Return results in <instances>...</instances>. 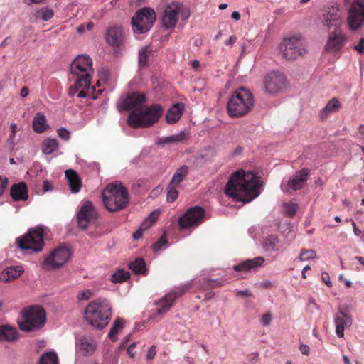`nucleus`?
Returning <instances> with one entry per match:
<instances>
[{
    "mask_svg": "<svg viewBox=\"0 0 364 364\" xmlns=\"http://www.w3.org/2000/svg\"><path fill=\"white\" fill-rule=\"evenodd\" d=\"M262 183L252 172L240 170L234 173L225 188V193L236 201L249 203L261 193Z\"/></svg>",
    "mask_w": 364,
    "mask_h": 364,
    "instance_id": "nucleus-1",
    "label": "nucleus"
},
{
    "mask_svg": "<svg viewBox=\"0 0 364 364\" xmlns=\"http://www.w3.org/2000/svg\"><path fill=\"white\" fill-rule=\"evenodd\" d=\"M70 72L74 80V90H70V94L86 97L94 74L92 58L87 55H78L70 65Z\"/></svg>",
    "mask_w": 364,
    "mask_h": 364,
    "instance_id": "nucleus-2",
    "label": "nucleus"
},
{
    "mask_svg": "<svg viewBox=\"0 0 364 364\" xmlns=\"http://www.w3.org/2000/svg\"><path fill=\"white\" fill-rule=\"evenodd\" d=\"M112 313L109 301L105 298H99L88 304L85 310V318L94 328L102 329L109 323Z\"/></svg>",
    "mask_w": 364,
    "mask_h": 364,
    "instance_id": "nucleus-3",
    "label": "nucleus"
},
{
    "mask_svg": "<svg viewBox=\"0 0 364 364\" xmlns=\"http://www.w3.org/2000/svg\"><path fill=\"white\" fill-rule=\"evenodd\" d=\"M104 206L110 212L124 209L129 203V194L121 184H108L102 193Z\"/></svg>",
    "mask_w": 364,
    "mask_h": 364,
    "instance_id": "nucleus-4",
    "label": "nucleus"
},
{
    "mask_svg": "<svg viewBox=\"0 0 364 364\" xmlns=\"http://www.w3.org/2000/svg\"><path fill=\"white\" fill-rule=\"evenodd\" d=\"M254 97L251 92L241 87L230 97L228 112L231 117H239L247 114L253 107Z\"/></svg>",
    "mask_w": 364,
    "mask_h": 364,
    "instance_id": "nucleus-5",
    "label": "nucleus"
},
{
    "mask_svg": "<svg viewBox=\"0 0 364 364\" xmlns=\"http://www.w3.org/2000/svg\"><path fill=\"white\" fill-rule=\"evenodd\" d=\"M46 323V313L40 306H31L21 311L18 320L20 329L23 331H35L42 328Z\"/></svg>",
    "mask_w": 364,
    "mask_h": 364,
    "instance_id": "nucleus-6",
    "label": "nucleus"
},
{
    "mask_svg": "<svg viewBox=\"0 0 364 364\" xmlns=\"http://www.w3.org/2000/svg\"><path fill=\"white\" fill-rule=\"evenodd\" d=\"M162 114V108L159 105L142 107L139 111L131 112L127 124L134 128L150 127L156 122Z\"/></svg>",
    "mask_w": 364,
    "mask_h": 364,
    "instance_id": "nucleus-7",
    "label": "nucleus"
},
{
    "mask_svg": "<svg viewBox=\"0 0 364 364\" xmlns=\"http://www.w3.org/2000/svg\"><path fill=\"white\" fill-rule=\"evenodd\" d=\"M43 233L44 229L43 227H37L30 230L24 236L18 237L16 243L18 247L26 252L28 251L31 253L41 252L45 245Z\"/></svg>",
    "mask_w": 364,
    "mask_h": 364,
    "instance_id": "nucleus-8",
    "label": "nucleus"
},
{
    "mask_svg": "<svg viewBox=\"0 0 364 364\" xmlns=\"http://www.w3.org/2000/svg\"><path fill=\"white\" fill-rule=\"evenodd\" d=\"M346 23L350 31H356L364 26V0H346Z\"/></svg>",
    "mask_w": 364,
    "mask_h": 364,
    "instance_id": "nucleus-9",
    "label": "nucleus"
},
{
    "mask_svg": "<svg viewBox=\"0 0 364 364\" xmlns=\"http://www.w3.org/2000/svg\"><path fill=\"white\" fill-rule=\"evenodd\" d=\"M279 48L282 57L287 60H294L306 53L304 41L299 36L284 38Z\"/></svg>",
    "mask_w": 364,
    "mask_h": 364,
    "instance_id": "nucleus-10",
    "label": "nucleus"
},
{
    "mask_svg": "<svg viewBox=\"0 0 364 364\" xmlns=\"http://www.w3.org/2000/svg\"><path fill=\"white\" fill-rule=\"evenodd\" d=\"M156 20V14L150 8L139 10L132 18V27L136 34H141L149 31Z\"/></svg>",
    "mask_w": 364,
    "mask_h": 364,
    "instance_id": "nucleus-11",
    "label": "nucleus"
},
{
    "mask_svg": "<svg viewBox=\"0 0 364 364\" xmlns=\"http://www.w3.org/2000/svg\"><path fill=\"white\" fill-rule=\"evenodd\" d=\"M189 288L188 284L181 287H176L167 293L158 302L159 307L156 312L153 315L152 319L159 321L173 306L178 296L183 294Z\"/></svg>",
    "mask_w": 364,
    "mask_h": 364,
    "instance_id": "nucleus-12",
    "label": "nucleus"
},
{
    "mask_svg": "<svg viewBox=\"0 0 364 364\" xmlns=\"http://www.w3.org/2000/svg\"><path fill=\"white\" fill-rule=\"evenodd\" d=\"M71 257L70 250L65 247L54 249L43 261L47 269H57L65 265Z\"/></svg>",
    "mask_w": 364,
    "mask_h": 364,
    "instance_id": "nucleus-13",
    "label": "nucleus"
},
{
    "mask_svg": "<svg viewBox=\"0 0 364 364\" xmlns=\"http://www.w3.org/2000/svg\"><path fill=\"white\" fill-rule=\"evenodd\" d=\"M204 217V210L200 206L190 208L178 218L181 230H189L198 226Z\"/></svg>",
    "mask_w": 364,
    "mask_h": 364,
    "instance_id": "nucleus-14",
    "label": "nucleus"
},
{
    "mask_svg": "<svg viewBox=\"0 0 364 364\" xmlns=\"http://www.w3.org/2000/svg\"><path fill=\"white\" fill-rule=\"evenodd\" d=\"M146 101V97L144 94L132 92L129 95L122 96L117 102L119 112L122 111H139Z\"/></svg>",
    "mask_w": 364,
    "mask_h": 364,
    "instance_id": "nucleus-15",
    "label": "nucleus"
},
{
    "mask_svg": "<svg viewBox=\"0 0 364 364\" xmlns=\"http://www.w3.org/2000/svg\"><path fill=\"white\" fill-rule=\"evenodd\" d=\"M318 20L322 26L330 29L339 28L343 23V12L340 6L333 5L328 7L319 16Z\"/></svg>",
    "mask_w": 364,
    "mask_h": 364,
    "instance_id": "nucleus-16",
    "label": "nucleus"
},
{
    "mask_svg": "<svg viewBox=\"0 0 364 364\" xmlns=\"http://www.w3.org/2000/svg\"><path fill=\"white\" fill-rule=\"evenodd\" d=\"M264 85L266 92L269 94H277L286 88V77L282 73L277 71L270 72L264 77Z\"/></svg>",
    "mask_w": 364,
    "mask_h": 364,
    "instance_id": "nucleus-17",
    "label": "nucleus"
},
{
    "mask_svg": "<svg viewBox=\"0 0 364 364\" xmlns=\"http://www.w3.org/2000/svg\"><path fill=\"white\" fill-rule=\"evenodd\" d=\"M97 218V212L92 203L89 200L85 201L80 206L77 214L79 226L82 229H85L94 223Z\"/></svg>",
    "mask_w": 364,
    "mask_h": 364,
    "instance_id": "nucleus-18",
    "label": "nucleus"
},
{
    "mask_svg": "<svg viewBox=\"0 0 364 364\" xmlns=\"http://www.w3.org/2000/svg\"><path fill=\"white\" fill-rule=\"evenodd\" d=\"M347 36L341 30L331 32L328 36L325 50L330 53H338L347 43Z\"/></svg>",
    "mask_w": 364,
    "mask_h": 364,
    "instance_id": "nucleus-19",
    "label": "nucleus"
},
{
    "mask_svg": "<svg viewBox=\"0 0 364 364\" xmlns=\"http://www.w3.org/2000/svg\"><path fill=\"white\" fill-rule=\"evenodd\" d=\"M181 9L182 4L179 2H171L168 4L166 6L161 18L163 27L166 29L175 27Z\"/></svg>",
    "mask_w": 364,
    "mask_h": 364,
    "instance_id": "nucleus-20",
    "label": "nucleus"
},
{
    "mask_svg": "<svg viewBox=\"0 0 364 364\" xmlns=\"http://www.w3.org/2000/svg\"><path fill=\"white\" fill-rule=\"evenodd\" d=\"M309 171L302 169L291 176L286 182L282 181L281 188L284 192H290L302 188L308 178Z\"/></svg>",
    "mask_w": 364,
    "mask_h": 364,
    "instance_id": "nucleus-21",
    "label": "nucleus"
},
{
    "mask_svg": "<svg viewBox=\"0 0 364 364\" xmlns=\"http://www.w3.org/2000/svg\"><path fill=\"white\" fill-rule=\"evenodd\" d=\"M333 321L336 327V334L338 338H343L344 336L345 330L349 328L353 323L351 316L341 309H339V311L335 314Z\"/></svg>",
    "mask_w": 364,
    "mask_h": 364,
    "instance_id": "nucleus-22",
    "label": "nucleus"
},
{
    "mask_svg": "<svg viewBox=\"0 0 364 364\" xmlns=\"http://www.w3.org/2000/svg\"><path fill=\"white\" fill-rule=\"evenodd\" d=\"M265 259L263 257L258 256L252 259H248L240 263L233 265L232 269L236 272H251L263 267Z\"/></svg>",
    "mask_w": 364,
    "mask_h": 364,
    "instance_id": "nucleus-23",
    "label": "nucleus"
},
{
    "mask_svg": "<svg viewBox=\"0 0 364 364\" xmlns=\"http://www.w3.org/2000/svg\"><path fill=\"white\" fill-rule=\"evenodd\" d=\"M96 346V341L91 336H84L75 342L76 351L85 355L93 353Z\"/></svg>",
    "mask_w": 364,
    "mask_h": 364,
    "instance_id": "nucleus-24",
    "label": "nucleus"
},
{
    "mask_svg": "<svg viewBox=\"0 0 364 364\" xmlns=\"http://www.w3.org/2000/svg\"><path fill=\"white\" fill-rule=\"evenodd\" d=\"M24 272L22 265H11L6 267L0 275V281L3 283L11 282L18 278Z\"/></svg>",
    "mask_w": 364,
    "mask_h": 364,
    "instance_id": "nucleus-25",
    "label": "nucleus"
},
{
    "mask_svg": "<svg viewBox=\"0 0 364 364\" xmlns=\"http://www.w3.org/2000/svg\"><path fill=\"white\" fill-rule=\"evenodd\" d=\"M18 331L15 328L9 324H2L0 326V342H14L18 338Z\"/></svg>",
    "mask_w": 364,
    "mask_h": 364,
    "instance_id": "nucleus-26",
    "label": "nucleus"
},
{
    "mask_svg": "<svg viewBox=\"0 0 364 364\" xmlns=\"http://www.w3.org/2000/svg\"><path fill=\"white\" fill-rule=\"evenodd\" d=\"M107 42L114 46H119L123 42V33L121 27L110 28L106 35Z\"/></svg>",
    "mask_w": 364,
    "mask_h": 364,
    "instance_id": "nucleus-27",
    "label": "nucleus"
},
{
    "mask_svg": "<svg viewBox=\"0 0 364 364\" xmlns=\"http://www.w3.org/2000/svg\"><path fill=\"white\" fill-rule=\"evenodd\" d=\"M187 136L188 134L184 130H181L177 134L159 138L156 144L159 146L176 144L185 141L187 139Z\"/></svg>",
    "mask_w": 364,
    "mask_h": 364,
    "instance_id": "nucleus-28",
    "label": "nucleus"
},
{
    "mask_svg": "<svg viewBox=\"0 0 364 364\" xmlns=\"http://www.w3.org/2000/svg\"><path fill=\"white\" fill-rule=\"evenodd\" d=\"M65 176L68 180L69 188L73 193H78L82 186L81 181L78 174L73 169L65 171Z\"/></svg>",
    "mask_w": 364,
    "mask_h": 364,
    "instance_id": "nucleus-29",
    "label": "nucleus"
},
{
    "mask_svg": "<svg viewBox=\"0 0 364 364\" xmlns=\"http://www.w3.org/2000/svg\"><path fill=\"white\" fill-rule=\"evenodd\" d=\"M32 128L36 133H43L49 128L46 116L42 112H37L32 121Z\"/></svg>",
    "mask_w": 364,
    "mask_h": 364,
    "instance_id": "nucleus-30",
    "label": "nucleus"
},
{
    "mask_svg": "<svg viewBox=\"0 0 364 364\" xmlns=\"http://www.w3.org/2000/svg\"><path fill=\"white\" fill-rule=\"evenodd\" d=\"M10 192L14 200H26L28 198L27 187L23 182L13 185Z\"/></svg>",
    "mask_w": 364,
    "mask_h": 364,
    "instance_id": "nucleus-31",
    "label": "nucleus"
},
{
    "mask_svg": "<svg viewBox=\"0 0 364 364\" xmlns=\"http://www.w3.org/2000/svg\"><path fill=\"white\" fill-rule=\"evenodd\" d=\"M184 109V105L182 103H176L173 105L166 114V121L168 124H173L177 122Z\"/></svg>",
    "mask_w": 364,
    "mask_h": 364,
    "instance_id": "nucleus-32",
    "label": "nucleus"
},
{
    "mask_svg": "<svg viewBox=\"0 0 364 364\" xmlns=\"http://www.w3.org/2000/svg\"><path fill=\"white\" fill-rule=\"evenodd\" d=\"M125 323L126 321L121 317H118L114 321L112 327L108 333V337L112 341L114 342L117 340L118 336L125 326Z\"/></svg>",
    "mask_w": 364,
    "mask_h": 364,
    "instance_id": "nucleus-33",
    "label": "nucleus"
},
{
    "mask_svg": "<svg viewBox=\"0 0 364 364\" xmlns=\"http://www.w3.org/2000/svg\"><path fill=\"white\" fill-rule=\"evenodd\" d=\"M341 107V103L336 97L332 98L320 112L319 116L321 119H324L332 113L337 112Z\"/></svg>",
    "mask_w": 364,
    "mask_h": 364,
    "instance_id": "nucleus-34",
    "label": "nucleus"
},
{
    "mask_svg": "<svg viewBox=\"0 0 364 364\" xmlns=\"http://www.w3.org/2000/svg\"><path fill=\"white\" fill-rule=\"evenodd\" d=\"M279 240L275 235H269L263 242V248L268 252H277L279 250Z\"/></svg>",
    "mask_w": 364,
    "mask_h": 364,
    "instance_id": "nucleus-35",
    "label": "nucleus"
},
{
    "mask_svg": "<svg viewBox=\"0 0 364 364\" xmlns=\"http://www.w3.org/2000/svg\"><path fill=\"white\" fill-rule=\"evenodd\" d=\"M58 146L59 144L56 139H46L42 143V152L46 155L51 154L58 149Z\"/></svg>",
    "mask_w": 364,
    "mask_h": 364,
    "instance_id": "nucleus-36",
    "label": "nucleus"
},
{
    "mask_svg": "<svg viewBox=\"0 0 364 364\" xmlns=\"http://www.w3.org/2000/svg\"><path fill=\"white\" fill-rule=\"evenodd\" d=\"M188 171V168L186 166H183L178 168L174 173L171 182L169 183L171 186H178L181 182L184 179V178L187 176Z\"/></svg>",
    "mask_w": 364,
    "mask_h": 364,
    "instance_id": "nucleus-37",
    "label": "nucleus"
},
{
    "mask_svg": "<svg viewBox=\"0 0 364 364\" xmlns=\"http://www.w3.org/2000/svg\"><path fill=\"white\" fill-rule=\"evenodd\" d=\"M129 268L137 274H145L147 272L146 263L142 258H137L132 262Z\"/></svg>",
    "mask_w": 364,
    "mask_h": 364,
    "instance_id": "nucleus-38",
    "label": "nucleus"
},
{
    "mask_svg": "<svg viewBox=\"0 0 364 364\" xmlns=\"http://www.w3.org/2000/svg\"><path fill=\"white\" fill-rule=\"evenodd\" d=\"M38 364H58L57 353L53 350L43 353Z\"/></svg>",
    "mask_w": 364,
    "mask_h": 364,
    "instance_id": "nucleus-39",
    "label": "nucleus"
},
{
    "mask_svg": "<svg viewBox=\"0 0 364 364\" xmlns=\"http://www.w3.org/2000/svg\"><path fill=\"white\" fill-rule=\"evenodd\" d=\"M151 52L152 49L150 46H146L139 52V64L140 66H145L146 65Z\"/></svg>",
    "mask_w": 364,
    "mask_h": 364,
    "instance_id": "nucleus-40",
    "label": "nucleus"
},
{
    "mask_svg": "<svg viewBox=\"0 0 364 364\" xmlns=\"http://www.w3.org/2000/svg\"><path fill=\"white\" fill-rule=\"evenodd\" d=\"M168 247V240L165 235H163L154 244L152 245V249L154 252H159L166 250Z\"/></svg>",
    "mask_w": 364,
    "mask_h": 364,
    "instance_id": "nucleus-41",
    "label": "nucleus"
},
{
    "mask_svg": "<svg viewBox=\"0 0 364 364\" xmlns=\"http://www.w3.org/2000/svg\"><path fill=\"white\" fill-rule=\"evenodd\" d=\"M36 18L47 21L53 17V11L48 8L42 9L36 12Z\"/></svg>",
    "mask_w": 364,
    "mask_h": 364,
    "instance_id": "nucleus-42",
    "label": "nucleus"
},
{
    "mask_svg": "<svg viewBox=\"0 0 364 364\" xmlns=\"http://www.w3.org/2000/svg\"><path fill=\"white\" fill-rule=\"evenodd\" d=\"M129 272L123 269H119L112 275L111 280L114 283L122 282L129 278Z\"/></svg>",
    "mask_w": 364,
    "mask_h": 364,
    "instance_id": "nucleus-43",
    "label": "nucleus"
},
{
    "mask_svg": "<svg viewBox=\"0 0 364 364\" xmlns=\"http://www.w3.org/2000/svg\"><path fill=\"white\" fill-rule=\"evenodd\" d=\"M316 257V253L313 250H302L300 253L298 259L299 261H309L314 259Z\"/></svg>",
    "mask_w": 364,
    "mask_h": 364,
    "instance_id": "nucleus-44",
    "label": "nucleus"
},
{
    "mask_svg": "<svg viewBox=\"0 0 364 364\" xmlns=\"http://www.w3.org/2000/svg\"><path fill=\"white\" fill-rule=\"evenodd\" d=\"M284 207L286 214L289 216H294L298 209L297 203L293 201L285 203Z\"/></svg>",
    "mask_w": 364,
    "mask_h": 364,
    "instance_id": "nucleus-45",
    "label": "nucleus"
},
{
    "mask_svg": "<svg viewBox=\"0 0 364 364\" xmlns=\"http://www.w3.org/2000/svg\"><path fill=\"white\" fill-rule=\"evenodd\" d=\"M176 187L175 186H171L169 183L167 188V200L170 203L173 202L178 197V192L176 190Z\"/></svg>",
    "mask_w": 364,
    "mask_h": 364,
    "instance_id": "nucleus-46",
    "label": "nucleus"
},
{
    "mask_svg": "<svg viewBox=\"0 0 364 364\" xmlns=\"http://www.w3.org/2000/svg\"><path fill=\"white\" fill-rule=\"evenodd\" d=\"M93 296V292L90 289L82 290L78 292L77 299L78 301H87Z\"/></svg>",
    "mask_w": 364,
    "mask_h": 364,
    "instance_id": "nucleus-47",
    "label": "nucleus"
},
{
    "mask_svg": "<svg viewBox=\"0 0 364 364\" xmlns=\"http://www.w3.org/2000/svg\"><path fill=\"white\" fill-rule=\"evenodd\" d=\"M10 128L11 133L9 135V138L6 140V144L9 146H14V139L16 136V134L17 132V125L16 123H11L10 124Z\"/></svg>",
    "mask_w": 364,
    "mask_h": 364,
    "instance_id": "nucleus-48",
    "label": "nucleus"
},
{
    "mask_svg": "<svg viewBox=\"0 0 364 364\" xmlns=\"http://www.w3.org/2000/svg\"><path fill=\"white\" fill-rule=\"evenodd\" d=\"M58 136L63 140H68L70 138V132L65 127H60L57 129Z\"/></svg>",
    "mask_w": 364,
    "mask_h": 364,
    "instance_id": "nucleus-49",
    "label": "nucleus"
},
{
    "mask_svg": "<svg viewBox=\"0 0 364 364\" xmlns=\"http://www.w3.org/2000/svg\"><path fill=\"white\" fill-rule=\"evenodd\" d=\"M260 323L264 326H268L270 325L272 321V315L270 312H267L264 314H263L260 318Z\"/></svg>",
    "mask_w": 364,
    "mask_h": 364,
    "instance_id": "nucleus-50",
    "label": "nucleus"
},
{
    "mask_svg": "<svg viewBox=\"0 0 364 364\" xmlns=\"http://www.w3.org/2000/svg\"><path fill=\"white\" fill-rule=\"evenodd\" d=\"M353 49L359 54H364V37L360 38L358 43L353 47Z\"/></svg>",
    "mask_w": 364,
    "mask_h": 364,
    "instance_id": "nucleus-51",
    "label": "nucleus"
},
{
    "mask_svg": "<svg viewBox=\"0 0 364 364\" xmlns=\"http://www.w3.org/2000/svg\"><path fill=\"white\" fill-rule=\"evenodd\" d=\"M235 294L238 296L241 297H251L252 296V293L247 289L244 290H235Z\"/></svg>",
    "mask_w": 364,
    "mask_h": 364,
    "instance_id": "nucleus-52",
    "label": "nucleus"
},
{
    "mask_svg": "<svg viewBox=\"0 0 364 364\" xmlns=\"http://www.w3.org/2000/svg\"><path fill=\"white\" fill-rule=\"evenodd\" d=\"M77 164L82 165V166H87L88 168H90L91 166H92V167L96 168L97 169H99V165L96 162L88 164L83 159H77Z\"/></svg>",
    "mask_w": 364,
    "mask_h": 364,
    "instance_id": "nucleus-53",
    "label": "nucleus"
},
{
    "mask_svg": "<svg viewBox=\"0 0 364 364\" xmlns=\"http://www.w3.org/2000/svg\"><path fill=\"white\" fill-rule=\"evenodd\" d=\"M159 215V212L158 210H154L149 215V216L146 218V219L149 221H150L152 224H154L158 219Z\"/></svg>",
    "mask_w": 364,
    "mask_h": 364,
    "instance_id": "nucleus-54",
    "label": "nucleus"
},
{
    "mask_svg": "<svg viewBox=\"0 0 364 364\" xmlns=\"http://www.w3.org/2000/svg\"><path fill=\"white\" fill-rule=\"evenodd\" d=\"M156 353V346H151L147 352V355H146L147 360H152L155 357Z\"/></svg>",
    "mask_w": 364,
    "mask_h": 364,
    "instance_id": "nucleus-55",
    "label": "nucleus"
},
{
    "mask_svg": "<svg viewBox=\"0 0 364 364\" xmlns=\"http://www.w3.org/2000/svg\"><path fill=\"white\" fill-rule=\"evenodd\" d=\"M136 346V343L134 342L131 343L127 348V353L130 358H134L135 355V352L134 351V348Z\"/></svg>",
    "mask_w": 364,
    "mask_h": 364,
    "instance_id": "nucleus-56",
    "label": "nucleus"
},
{
    "mask_svg": "<svg viewBox=\"0 0 364 364\" xmlns=\"http://www.w3.org/2000/svg\"><path fill=\"white\" fill-rule=\"evenodd\" d=\"M308 308L315 309L316 311L320 310V306L316 303L315 300L313 298H309L308 301Z\"/></svg>",
    "mask_w": 364,
    "mask_h": 364,
    "instance_id": "nucleus-57",
    "label": "nucleus"
},
{
    "mask_svg": "<svg viewBox=\"0 0 364 364\" xmlns=\"http://www.w3.org/2000/svg\"><path fill=\"white\" fill-rule=\"evenodd\" d=\"M153 224L149 221L146 218L143 221V223L140 225V228L144 231L149 228Z\"/></svg>",
    "mask_w": 364,
    "mask_h": 364,
    "instance_id": "nucleus-58",
    "label": "nucleus"
},
{
    "mask_svg": "<svg viewBox=\"0 0 364 364\" xmlns=\"http://www.w3.org/2000/svg\"><path fill=\"white\" fill-rule=\"evenodd\" d=\"M53 190L52 185L47 181H45L43 183V192H48Z\"/></svg>",
    "mask_w": 364,
    "mask_h": 364,
    "instance_id": "nucleus-59",
    "label": "nucleus"
},
{
    "mask_svg": "<svg viewBox=\"0 0 364 364\" xmlns=\"http://www.w3.org/2000/svg\"><path fill=\"white\" fill-rule=\"evenodd\" d=\"M322 280L328 286V287H331L332 286V284L330 281V277L328 275V274L324 272L322 274Z\"/></svg>",
    "mask_w": 364,
    "mask_h": 364,
    "instance_id": "nucleus-60",
    "label": "nucleus"
},
{
    "mask_svg": "<svg viewBox=\"0 0 364 364\" xmlns=\"http://www.w3.org/2000/svg\"><path fill=\"white\" fill-rule=\"evenodd\" d=\"M8 183V179L7 178H4V182L0 185V197L3 195V193L5 191L6 187Z\"/></svg>",
    "mask_w": 364,
    "mask_h": 364,
    "instance_id": "nucleus-61",
    "label": "nucleus"
},
{
    "mask_svg": "<svg viewBox=\"0 0 364 364\" xmlns=\"http://www.w3.org/2000/svg\"><path fill=\"white\" fill-rule=\"evenodd\" d=\"M301 353L304 355H308L309 353V347L306 344H301L299 346Z\"/></svg>",
    "mask_w": 364,
    "mask_h": 364,
    "instance_id": "nucleus-62",
    "label": "nucleus"
},
{
    "mask_svg": "<svg viewBox=\"0 0 364 364\" xmlns=\"http://www.w3.org/2000/svg\"><path fill=\"white\" fill-rule=\"evenodd\" d=\"M143 230L139 228L135 232L133 233V237L135 240H138L143 235Z\"/></svg>",
    "mask_w": 364,
    "mask_h": 364,
    "instance_id": "nucleus-63",
    "label": "nucleus"
},
{
    "mask_svg": "<svg viewBox=\"0 0 364 364\" xmlns=\"http://www.w3.org/2000/svg\"><path fill=\"white\" fill-rule=\"evenodd\" d=\"M257 356H258V354L256 353L249 355H248L249 361L252 363H255L257 359Z\"/></svg>",
    "mask_w": 364,
    "mask_h": 364,
    "instance_id": "nucleus-64",
    "label": "nucleus"
}]
</instances>
